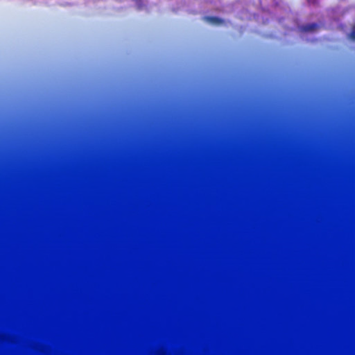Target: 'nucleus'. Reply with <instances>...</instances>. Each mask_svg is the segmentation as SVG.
I'll list each match as a JSON object with an SVG mask.
<instances>
[{
	"mask_svg": "<svg viewBox=\"0 0 355 355\" xmlns=\"http://www.w3.org/2000/svg\"><path fill=\"white\" fill-rule=\"evenodd\" d=\"M318 27L316 24H310L304 26L303 27V30L304 31H314Z\"/></svg>",
	"mask_w": 355,
	"mask_h": 355,
	"instance_id": "nucleus-2",
	"label": "nucleus"
},
{
	"mask_svg": "<svg viewBox=\"0 0 355 355\" xmlns=\"http://www.w3.org/2000/svg\"><path fill=\"white\" fill-rule=\"evenodd\" d=\"M204 19L210 24H220L223 22V20L217 17H205Z\"/></svg>",
	"mask_w": 355,
	"mask_h": 355,
	"instance_id": "nucleus-1",
	"label": "nucleus"
},
{
	"mask_svg": "<svg viewBox=\"0 0 355 355\" xmlns=\"http://www.w3.org/2000/svg\"><path fill=\"white\" fill-rule=\"evenodd\" d=\"M350 37L353 40H355V26L353 28L350 33Z\"/></svg>",
	"mask_w": 355,
	"mask_h": 355,
	"instance_id": "nucleus-3",
	"label": "nucleus"
}]
</instances>
